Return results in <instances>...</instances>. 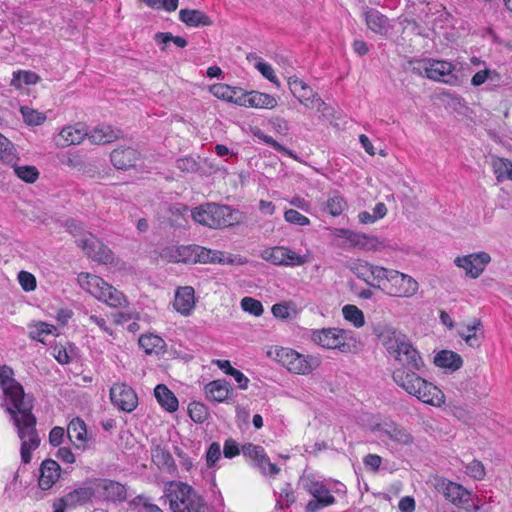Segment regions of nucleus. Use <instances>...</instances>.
I'll return each instance as SVG.
<instances>
[{
  "mask_svg": "<svg viewBox=\"0 0 512 512\" xmlns=\"http://www.w3.org/2000/svg\"><path fill=\"white\" fill-rule=\"evenodd\" d=\"M236 104L245 107L272 109L277 105V100L269 94L251 91L237 97Z\"/></svg>",
  "mask_w": 512,
  "mask_h": 512,
  "instance_id": "obj_19",
  "label": "nucleus"
},
{
  "mask_svg": "<svg viewBox=\"0 0 512 512\" xmlns=\"http://www.w3.org/2000/svg\"><path fill=\"white\" fill-rule=\"evenodd\" d=\"M88 133L84 126L78 124L76 126H68L59 133L58 144L62 146H70L79 144Z\"/></svg>",
  "mask_w": 512,
  "mask_h": 512,
  "instance_id": "obj_25",
  "label": "nucleus"
},
{
  "mask_svg": "<svg viewBox=\"0 0 512 512\" xmlns=\"http://www.w3.org/2000/svg\"><path fill=\"white\" fill-rule=\"evenodd\" d=\"M60 465L52 459H46L40 467L39 486L42 490L50 489L60 477Z\"/></svg>",
  "mask_w": 512,
  "mask_h": 512,
  "instance_id": "obj_20",
  "label": "nucleus"
},
{
  "mask_svg": "<svg viewBox=\"0 0 512 512\" xmlns=\"http://www.w3.org/2000/svg\"><path fill=\"white\" fill-rule=\"evenodd\" d=\"M18 280L25 291H33L36 288L35 277L27 271H20L18 274Z\"/></svg>",
  "mask_w": 512,
  "mask_h": 512,
  "instance_id": "obj_57",
  "label": "nucleus"
},
{
  "mask_svg": "<svg viewBox=\"0 0 512 512\" xmlns=\"http://www.w3.org/2000/svg\"><path fill=\"white\" fill-rule=\"evenodd\" d=\"M85 254L93 261L107 264L113 262L112 251L91 233L76 241Z\"/></svg>",
  "mask_w": 512,
  "mask_h": 512,
  "instance_id": "obj_11",
  "label": "nucleus"
},
{
  "mask_svg": "<svg viewBox=\"0 0 512 512\" xmlns=\"http://www.w3.org/2000/svg\"><path fill=\"white\" fill-rule=\"evenodd\" d=\"M120 130L113 129L109 125L98 126L94 128L88 137L92 143L95 144H106L110 143L120 137Z\"/></svg>",
  "mask_w": 512,
  "mask_h": 512,
  "instance_id": "obj_28",
  "label": "nucleus"
},
{
  "mask_svg": "<svg viewBox=\"0 0 512 512\" xmlns=\"http://www.w3.org/2000/svg\"><path fill=\"white\" fill-rule=\"evenodd\" d=\"M20 112L22 114L23 120L27 125H41L46 120V115L29 108L27 106H22L20 108Z\"/></svg>",
  "mask_w": 512,
  "mask_h": 512,
  "instance_id": "obj_44",
  "label": "nucleus"
},
{
  "mask_svg": "<svg viewBox=\"0 0 512 512\" xmlns=\"http://www.w3.org/2000/svg\"><path fill=\"white\" fill-rule=\"evenodd\" d=\"M242 453L253 461L254 465L264 474L275 476L279 473V467L270 462L262 446L246 443L242 446Z\"/></svg>",
  "mask_w": 512,
  "mask_h": 512,
  "instance_id": "obj_12",
  "label": "nucleus"
},
{
  "mask_svg": "<svg viewBox=\"0 0 512 512\" xmlns=\"http://www.w3.org/2000/svg\"><path fill=\"white\" fill-rule=\"evenodd\" d=\"M492 167L498 182L505 179L512 180V161L506 158L493 157Z\"/></svg>",
  "mask_w": 512,
  "mask_h": 512,
  "instance_id": "obj_34",
  "label": "nucleus"
},
{
  "mask_svg": "<svg viewBox=\"0 0 512 512\" xmlns=\"http://www.w3.org/2000/svg\"><path fill=\"white\" fill-rule=\"evenodd\" d=\"M39 80V76L31 71H17L13 73L11 85L16 88H21L23 84H35Z\"/></svg>",
  "mask_w": 512,
  "mask_h": 512,
  "instance_id": "obj_41",
  "label": "nucleus"
},
{
  "mask_svg": "<svg viewBox=\"0 0 512 512\" xmlns=\"http://www.w3.org/2000/svg\"><path fill=\"white\" fill-rule=\"evenodd\" d=\"M165 497L172 512H202L205 507L203 497L190 485L180 481L168 483Z\"/></svg>",
  "mask_w": 512,
  "mask_h": 512,
  "instance_id": "obj_4",
  "label": "nucleus"
},
{
  "mask_svg": "<svg viewBox=\"0 0 512 512\" xmlns=\"http://www.w3.org/2000/svg\"><path fill=\"white\" fill-rule=\"evenodd\" d=\"M272 314L274 317L286 320L291 317L290 315V307L287 303H277L272 306Z\"/></svg>",
  "mask_w": 512,
  "mask_h": 512,
  "instance_id": "obj_59",
  "label": "nucleus"
},
{
  "mask_svg": "<svg viewBox=\"0 0 512 512\" xmlns=\"http://www.w3.org/2000/svg\"><path fill=\"white\" fill-rule=\"evenodd\" d=\"M111 402L120 410L132 412L138 405L135 391L124 383H115L110 389Z\"/></svg>",
  "mask_w": 512,
  "mask_h": 512,
  "instance_id": "obj_13",
  "label": "nucleus"
},
{
  "mask_svg": "<svg viewBox=\"0 0 512 512\" xmlns=\"http://www.w3.org/2000/svg\"><path fill=\"white\" fill-rule=\"evenodd\" d=\"M372 266L373 264H370L367 261L357 260L352 263L350 270L357 278L363 280L367 285H369V276L371 275Z\"/></svg>",
  "mask_w": 512,
  "mask_h": 512,
  "instance_id": "obj_42",
  "label": "nucleus"
},
{
  "mask_svg": "<svg viewBox=\"0 0 512 512\" xmlns=\"http://www.w3.org/2000/svg\"><path fill=\"white\" fill-rule=\"evenodd\" d=\"M433 486L447 501L457 507H465L470 501L471 493L466 488L444 477H435Z\"/></svg>",
  "mask_w": 512,
  "mask_h": 512,
  "instance_id": "obj_7",
  "label": "nucleus"
},
{
  "mask_svg": "<svg viewBox=\"0 0 512 512\" xmlns=\"http://www.w3.org/2000/svg\"><path fill=\"white\" fill-rule=\"evenodd\" d=\"M160 257L168 262H179V247L163 248Z\"/></svg>",
  "mask_w": 512,
  "mask_h": 512,
  "instance_id": "obj_62",
  "label": "nucleus"
},
{
  "mask_svg": "<svg viewBox=\"0 0 512 512\" xmlns=\"http://www.w3.org/2000/svg\"><path fill=\"white\" fill-rule=\"evenodd\" d=\"M400 363L404 367L396 369L392 374V378L398 386L424 403L434 406L444 403L443 392L415 372L421 370L424 366L416 348L411 349Z\"/></svg>",
  "mask_w": 512,
  "mask_h": 512,
  "instance_id": "obj_2",
  "label": "nucleus"
},
{
  "mask_svg": "<svg viewBox=\"0 0 512 512\" xmlns=\"http://www.w3.org/2000/svg\"><path fill=\"white\" fill-rule=\"evenodd\" d=\"M210 91L215 97L219 99L236 103L237 98H235V95L237 92L234 88L228 86L227 84H214L210 87Z\"/></svg>",
  "mask_w": 512,
  "mask_h": 512,
  "instance_id": "obj_40",
  "label": "nucleus"
},
{
  "mask_svg": "<svg viewBox=\"0 0 512 512\" xmlns=\"http://www.w3.org/2000/svg\"><path fill=\"white\" fill-rule=\"evenodd\" d=\"M338 236L345 238L353 246L363 247L366 244L367 237L364 234H360L349 229H339Z\"/></svg>",
  "mask_w": 512,
  "mask_h": 512,
  "instance_id": "obj_48",
  "label": "nucleus"
},
{
  "mask_svg": "<svg viewBox=\"0 0 512 512\" xmlns=\"http://www.w3.org/2000/svg\"><path fill=\"white\" fill-rule=\"evenodd\" d=\"M365 21L370 30L377 34H386L388 31V19L376 9H369L365 13Z\"/></svg>",
  "mask_w": 512,
  "mask_h": 512,
  "instance_id": "obj_30",
  "label": "nucleus"
},
{
  "mask_svg": "<svg viewBox=\"0 0 512 512\" xmlns=\"http://www.w3.org/2000/svg\"><path fill=\"white\" fill-rule=\"evenodd\" d=\"M466 474L475 480H482L485 477V468L482 462L473 460L466 466Z\"/></svg>",
  "mask_w": 512,
  "mask_h": 512,
  "instance_id": "obj_53",
  "label": "nucleus"
},
{
  "mask_svg": "<svg viewBox=\"0 0 512 512\" xmlns=\"http://www.w3.org/2000/svg\"><path fill=\"white\" fill-rule=\"evenodd\" d=\"M241 308L256 317L261 316L264 311L262 303L252 297H244L241 300Z\"/></svg>",
  "mask_w": 512,
  "mask_h": 512,
  "instance_id": "obj_47",
  "label": "nucleus"
},
{
  "mask_svg": "<svg viewBox=\"0 0 512 512\" xmlns=\"http://www.w3.org/2000/svg\"><path fill=\"white\" fill-rule=\"evenodd\" d=\"M188 413L190 418L195 423H203L207 420L209 412L207 407L200 402H192L188 406Z\"/></svg>",
  "mask_w": 512,
  "mask_h": 512,
  "instance_id": "obj_45",
  "label": "nucleus"
},
{
  "mask_svg": "<svg viewBox=\"0 0 512 512\" xmlns=\"http://www.w3.org/2000/svg\"><path fill=\"white\" fill-rule=\"evenodd\" d=\"M394 271L393 269L373 265L370 275L372 276V281H369V286L382 290L383 283H389L390 276H392Z\"/></svg>",
  "mask_w": 512,
  "mask_h": 512,
  "instance_id": "obj_35",
  "label": "nucleus"
},
{
  "mask_svg": "<svg viewBox=\"0 0 512 512\" xmlns=\"http://www.w3.org/2000/svg\"><path fill=\"white\" fill-rule=\"evenodd\" d=\"M276 360L295 374H308L320 365V360L317 357H306L290 348L278 349Z\"/></svg>",
  "mask_w": 512,
  "mask_h": 512,
  "instance_id": "obj_6",
  "label": "nucleus"
},
{
  "mask_svg": "<svg viewBox=\"0 0 512 512\" xmlns=\"http://www.w3.org/2000/svg\"><path fill=\"white\" fill-rule=\"evenodd\" d=\"M500 78V75L493 70L490 69H484L481 71H478L475 73L471 79V84L475 87L482 85L486 80H498Z\"/></svg>",
  "mask_w": 512,
  "mask_h": 512,
  "instance_id": "obj_51",
  "label": "nucleus"
},
{
  "mask_svg": "<svg viewBox=\"0 0 512 512\" xmlns=\"http://www.w3.org/2000/svg\"><path fill=\"white\" fill-rule=\"evenodd\" d=\"M284 266H302L309 261L307 255H299L291 249L285 247Z\"/></svg>",
  "mask_w": 512,
  "mask_h": 512,
  "instance_id": "obj_49",
  "label": "nucleus"
},
{
  "mask_svg": "<svg viewBox=\"0 0 512 512\" xmlns=\"http://www.w3.org/2000/svg\"><path fill=\"white\" fill-rule=\"evenodd\" d=\"M284 253H286L285 247L277 246L264 250L261 254V257L274 265L284 266Z\"/></svg>",
  "mask_w": 512,
  "mask_h": 512,
  "instance_id": "obj_43",
  "label": "nucleus"
},
{
  "mask_svg": "<svg viewBox=\"0 0 512 512\" xmlns=\"http://www.w3.org/2000/svg\"><path fill=\"white\" fill-rule=\"evenodd\" d=\"M376 430L387 436L393 442L402 445H410L413 443V436L402 426L394 421L383 422L376 425Z\"/></svg>",
  "mask_w": 512,
  "mask_h": 512,
  "instance_id": "obj_18",
  "label": "nucleus"
},
{
  "mask_svg": "<svg viewBox=\"0 0 512 512\" xmlns=\"http://www.w3.org/2000/svg\"><path fill=\"white\" fill-rule=\"evenodd\" d=\"M418 288V282L414 278L395 270L389 283H383L382 291L393 297H412Z\"/></svg>",
  "mask_w": 512,
  "mask_h": 512,
  "instance_id": "obj_8",
  "label": "nucleus"
},
{
  "mask_svg": "<svg viewBox=\"0 0 512 512\" xmlns=\"http://www.w3.org/2000/svg\"><path fill=\"white\" fill-rule=\"evenodd\" d=\"M221 448L218 442H213L209 446L206 452V462L209 468L213 467L215 463L220 459Z\"/></svg>",
  "mask_w": 512,
  "mask_h": 512,
  "instance_id": "obj_56",
  "label": "nucleus"
},
{
  "mask_svg": "<svg viewBox=\"0 0 512 512\" xmlns=\"http://www.w3.org/2000/svg\"><path fill=\"white\" fill-rule=\"evenodd\" d=\"M380 336L388 353L399 362L411 349L415 348L405 334L393 327H386Z\"/></svg>",
  "mask_w": 512,
  "mask_h": 512,
  "instance_id": "obj_9",
  "label": "nucleus"
},
{
  "mask_svg": "<svg viewBox=\"0 0 512 512\" xmlns=\"http://www.w3.org/2000/svg\"><path fill=\"white\" fill-rule=\"evenodd\" d=\"M428 71L427 78L434 81L449 85H456L459 81L458 77L453 73V64L447 61L431 60Z\"/></svg>",
  "mask_w": 512,
  "mask_h": 512,
  "instance_id": "obj_17",
  "label": "nucleus"
},
{
  "mask_svg": "<svg viewBox=\"0 0 512 512\" xmlns=\"http://www.w3.org/2000/svg\"><path fill=\"white\" fill-rule=\"evenodd\" d=\"M434 364L437 367L455 372L463 365L462 357L451 350H441L434 357Z\"/></svg>",
  "mask_w": 512,
  "mask_h": 512,
  "instance_id": "obj_24",
  "label": "nucleus"
},
{
  "mask_svg": "<svg viewBox=\"0 0 512 512\" xmlns=\"http://www.w3.org/2000/svg\"><path fill=\"white\" fill-rule=\"evenodd\" d=\"M288 85L292 94L307 108H319L324 104L322 99L301 79L289 77Z\"/></svg>",
  "mask_w": 512,
  "mask_h": 512,
  "instance_id": "obj_15",
  "label": "nucleus"
},
{
  "mask_svg": "<svg viewBox=\"0 0 512 512\" xmlns=\"http://www.w3.org/2000/svg\"><path fill=\"white\" fill-rule=\"evenodd\" d=\"M94 495L95 490L92 487H79L63 496L61 500L67 507L74 508L90 502Z\"/></svg>",
  "mask_w": 512,
  "mask_h": 512,
  "instance_id": "obj_23",
  "label": "nucleus"
},
{
  "mask_svg": "<svg viewBox=\"0 0 512 512\" xmlns=\"http://www.w3.org/2000/svg\"><path fill=\"white\" fill-rule=\"evenodd\" d=\"M255 68L270 82L279 85L278 80L274 74V70L270 64L263 61H258L255 64Z\"/></svg>",
  "mask_w": 512,
  "mask_h": 512,
  "instance_id": "obj_58",
  "label": "nucleus"
},
{
  "mask_svg": "<svg viewBox=\"0 0 512 512\" xmlns=\"http://www.w3.org/2000/svg\"><path fill=\"white\" fill-rule=\"evenodd\" d=\"M176 167L186 173H195L199 170L198 162L192 157L178 159L176 161Z\"/></svg>",
  "mask_w": 512,
  "mask_h": 512,
  "instance_id": "obj_54",
  "label": "nucleus"
},
{
  "mask_svg": "<svg viewBox=\"0 0 512 512\" xmlns=\"http://www.w3.org/2000/svg\"><path fill=\"white\" fill-rule=\"evenodd\" d=\"M139 345L146 354L164 353L166 349L165 341L158 335L145 334L139 338Z\"/></svg>",
  "mask_w": 512,
  "mask_h": 512,
  "instance_id": "obj_31",
  "label": "nucleus"
},
{
  "mask_svg": "<svg viewBox=\"0 0 512 512\" xmlns=\"http://www.w3.org/2000/svg\"><path fill=\"white\" fill-rule=\"evenodd\" d=\"M110 160L116 169L128 170L136 166L140 153L131 146H119L111 152Z\"/></svg>",
  "mask_w": 512,
  "mask_h": 512,
  "instance_id": "obj_16",
  "label": "nucleus"
},
{
  "mask_svg": "<svg viewBox=\"0 0 512 512\" xmlns=\"http://www.w3.org/2000/svg\"><path fill=\"white\" fill-rule=\"evenodd\" d=\"M81 287L87 290L91 295L100 301H103L110 307L120 308L126 305L127 301L124 294L114 288L102 278L89 273H81L78 276Z\"/></svg>",
  "mask_w": 512,
  "mask_h": 512,
  "instance_id": "obj_5",
  "label": "nucleus"
},
{
  "mask_svg": "<svg viewBox=\"0 0 512 512\" xmlns=\"http://www.w3.org/2000/svg\"><path fill=\"white\" fill-rule=\"evenodd\" d=\"M491 261V257L486 252L472 253L462 257H456L454 260L458 267L465 270L466 275L471 278H478L484 271L486 265Z\"/></svg>",
  "mask_w": 512,
  "mask_h": 512,
  "instance_id": "obj_14",
  "label": "nucleus"
},
{
  "mask_svg": "<svg viewBox=\"0 0 512 512\" xmlns=\"http://www.w3.org/2000/svg\"><path fill=\"white\" fill-rule=\"evenodd\" d=\"M223 453L226 458H233L240 453L238 444L233 439L224 442Z\"/></svg>",
  "mask_w": 512,
  "mask_h": 512,
  "instance_id": "obj_63",
  "label": "nucleus"
},
{
  "mask_svg": "<svg viewBox=\"0 0 512 512\" xmlns=\"http://www.w3.org/2000/svg\"><path fill=\"white\" fill-rule=\"evenodd\" d=\"M67 434L70 440L75 439L81 443L86 441L87 429L85 422L79 418H73L67 427Z\"/></svg>",
  "mask_w": 512,
  "mask_h": 512,
  "instance_id": "obj_36",
  "label": "nucleus"
},
{
  "mask_svg": "<svg viewBox=\"0 0 512 512\" xmlns=\"http://www.w3.org/2000/svg\"><path fill=\"white\" fill-rule=\"evenodd\" d=\"M13 375L10 367L0 366V387L4 394L2 406L9 414L10 421L21 440V460L28 464L32 458V451L39 447L41 440L36 430L37 419L32 413L33 398L25 394L23 386Z\"/></svg>",
  "mask_w": 512,
  "mask_h": 512,
  "instance_id": "obj_1",
  "label": "nucleus"
},
{
  "mask_svg": "<svg viewBox=\"0 0 512 512\" xmlns=\"http://www.w3.org/2000/svg\"><path fill=\"white\" fill-rule=\"evenodd\" d=\"M151 457L152 461L159 469L167 472H174L176 470L174 459L165 447H162L161 445L153 447L151 450Z\"/></svg>",
  "mask_w": 512,
  "mask_h": 512,
  "instance_id": "obj_27",
  "label": "nucleus"
},
{
  "mask_svg": "<svg viewBox=\"0 0 512 512\" xmlns=\"http://www.w3.org/2000/svg\"><path fill=\"white\" fill-rule=\"evenodd\" d=\"M306 490L321 502L322 506H329L335 502V497L330 494L329 490L320 482L310 481L306 484Z\"/></svg>",
  "mask_w": 512,
  "mask_h": 512,
  "instance_id": "obj_32",
  "label": "nucleus"
},
{
  "mask_svg": "<svg viewBox=\"0 0 512 512\" xmlns=\"http://www.w3.org/2000/svg\"><path fill=\"white\" fill-rule=\"evenodd\" d=\"M154 395L158 403L168 412H175L178 409V399L164 384L155 387Z\"/></svg>",
  "mask_w": 512,
  "mask_h": 512,
  "instance_id": "obj_29",
  "label": "nucleus"
},
{
  "mask_svg": "<svg viewBox=\"0 0 512 512\" xmlns=\"http://www.w3.org/2000/svg\"><path fill=\"white\" fill-rule=\"evenodd\" d=\"M14 173L18 178L27 183H34L39 177V171L32 165H13Z\"/></svg>",
  "mask_w": 512,
  "mask_h": 512,
  "instance_id": "obj_39",
  "label": "nucleus"
},
{
  "mask_svg": "<svg viewBox=\"0 0 512 512\" xmlns=\"http://www.w3.org/2000/svg\"><path fill=\"white\" fill-rule=\"evenodd\" d=\"M346 331L339 328H322L312 331V341L326 349H339L345 352L348 345L345 343Z\"/></svg>",
  "mask_w": 512,
  "mask_h": 512,
  "instance_id": "obj_10",
  "label": "nucleus"
},
{
  "mask_svg": "<svg viewBox=\"0 0 512 512\" xmlns=\"http://www.w3.org/2000/svg\"><path fill=\"white\" fill-rule=\"evenodd\" d=\"M239 214V211L228 205L213 202L201 204L191 211L195 222L212 229H222L239 223Z\"/></svg>",
  "mask_w": 512,
  "mask_h": 512,
  "instance_id": "obj_3",
  "label": "nucleus"
},
{
  "mask_svg": "<svg viewBox=\"0 0 512 512\" xmlns=\"http://www.w3.org/2000/svg\"><path fill=\"white\" fill-rule=\"evenodd\" d=\"M63 437L64 429L62 427L55 426L49 433V442L52 446L57 447L62 443Z\"/></svg>",
  "mask_w": 512,
  "mask_h": 512,
  "instance_id": "obj_64",
  "label": "nucleus"
},
{
  "mask_svg": "<svg viewBox=\"0 0 512 512\" xmlns=\"http://www.w3.org/2000/svg\"><path fill=\"white\" fill-rule=\"evenodd\" d=\"M15 158V148L13 144L0 133V160L6 163H12Z\"/></svg>",
  "mask_w": 512,
  "mask_h": 512,
  "instance_id": "obj_46",
  "label": "nucleus"
},
{
  "mask_svg": "<svg viewBox=\"0 0 512 512\" xmlns=\"http://www.w3.org/2000/svg\"><path fill=\"white\" fill-rule=\"evenodd\" d=\"M347 208V202L343 196L337 192L329 194L326 201L325 211L333 217H337Z\"/></svg>",
  "mask_w": 512,
  "mask_h": 512,
  "instance_id": "obj_37",
  "label": "nucleus"
},
{
  "mask_svg": "<svg viewBox=\"0 0 512 512\" xmlns=\"http://www.w3.org/2000/svg\"><path fill=\"white\" fill-rule=\"evenodd\" d=\"M430 63L431 59H424L412 62V73L427 77V74H429L428 69Z\"/></svg>",
  "mask_w": 512,
  "mask_h": 512,
  "instance_id": "obj_61",
  "label": "nucleus"
},
{
  "mask_svg": "<svg viewBox=\"0 0 512 512\" xmlns=\"http://www.w3.org/2000/svg\"><path fill=\"white\" fill-rule=\"evenodd\" d=\"M231 390V386L226 380H214L205 385L207 399L216 402L226 401Z\"/></svg>",
  "mask_w": 512,
  "mask_h": 512,
  "instance_id": "obj_26",
  "label": "nucleus"
},
{
  "mask_svg": "<svg viewBox=\"0 0 512 512\" xmlns=\"http://www.w3.org/2000/svg\"><path fill=\"white\" fill-rule=\"evenodd\" d=\"M194 289L184 286L177 289L174 300V308L182 315H189L194 308Z\"/></svg>",
  "mask_w": 512,
  "mask_h": 512,
  "instance_id": "obj_21",
  "label": "nucleus"
},
{
  "mask_svg": "<svg viewBox=\"0 0 512 512\" xmlns=\"http://www.w3.org/2000/svg\"><path fill=\"white\" fill-rule=\"evenodd\" d=\"M104 498L109 501H124L127 498V491L124 485L113 480H104L102 484Z\"/></svg>",
  "mask_w": 512,
  "mask_h": 512,
  "instance_id": "obj_33",
  "label": "nucleus"
},
{
  "mask_svg": "<svg viewBox=\"0 0 512 512\" xmlns=\"http://www.w3.org/2000/svg\"><path fill=\"white\" fill-rule=\"evenodd\" d=\"M344 319L351 322L355 327L360 328L365 324V318L362 310L352 304H347L342 308Z\"/></svg>",
  "mask_w": 512,
  "mask_h": 512,
  "instance_id": "obj_38",
  "label": "nucleus"
},
{
  "mask_svg": "<svg viewBox=\"0 0 512 512\" xmlns=\"http://www.w3.org/2000/svg\"><path fill=\"white\" fill-rule=\"evenodd\" d=\"M284 219L291 224L298 226H307L310 224V220L308 217L302 215L297 210L288 209L284 213Z\"/></svg>",
  "mask_w": 512,
  "mask_h": 512,
  "instance_id": "obj_52",
  "label": "nucleus"
},
{
  "mask_svg": "<svg viewBox=\"0 0 512 512\" xmlns=\"http://www.w3.org/2000/svg\"><path fill=\"white\" fill-rule=\"evenodd\" d=\"M193 248L195 245L179 246V262L193 263L195 261Z\"/></svg>",
  "mask_w": 512,
  "mask_h": 512,
  "instance_id": "obj_60",
  "label": "nucleus"
},
{
  "mask_svg": "<svg viewBox=\"0 0 512 512\" xmlns=\"http://www.w3.org/2000/svg\"><path fill=\"white\" fill-rule=\"evenodd\" d=\"M459 336L466 342L468 346L473 348L479 347L484 337L482 331H474L473 333L459 332Z\"/></svg>",
  "mask_w": 512,
  "mask_h": 512,
  "instance_id": "obj_55",
  "label": "nucleus"
},
{
  "mask_svg": "<svg viewBox=\"0 0 512 512\" xmlns=\"http://www.w3.org/2000/svg\"><path fill=\"white\" fill-rule=\"evenodd\" d=\"M179 19L189 27H205L213 24L211 18L198 9H181Z\"/></svg>",
  "mask_w": 512,
  "mask_h": 512,
  "instance_id": "obj_22",
  "label": "nucleus"
},
{
  "mask_svg": "<svg viewBox=\"0 0 512 512\" xmlns=\"http://www.w3.org/2000/svg\"><path fill=\"white\" fill-rule=\"evenodd\" d=\"M254 135L257 136L259 139L263 140L266 144L273 147L276 151L286 154L292 158H296L291 150L287 149L286 147L275 141L271 136L264 134L260 130L255 132Z\"/></svg>",
  "mask_w": 512,
  "mask_h": 512,
  "instance_id": "obj_50",
  "label": "nucleus"
}]
</instances>
